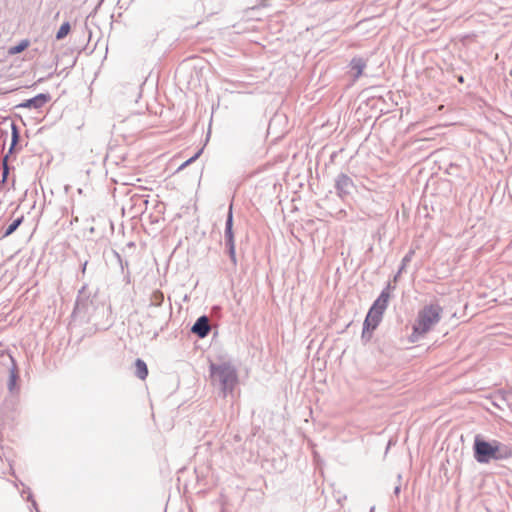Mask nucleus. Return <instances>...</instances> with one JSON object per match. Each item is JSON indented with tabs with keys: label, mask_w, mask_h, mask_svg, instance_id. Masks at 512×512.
Wrapping results in <instances>:
<instances>
[{
	"label": "nucleus",
	"mask_w": 512,
	"mask_h": 512,
	"mask_svg": "<svg viewBox=\"0 0 512 512\" xmlns=\"http://www.w3.org/2000/svg\"><path fill=\"white\" fill-rule=\"evenodd\" d=\"M443 308L438 303L426 304L419 309L412 323L410 342H417L432 331L441 321Z\"/></svg>",
	"instance_id": "nucleus-1"
},
{
	"label": "nucleus",
	"mask_w": 512,
	"mask_h": 512,
	"mask_svg": "<svg viewBox=\"0 0 512 512\" xmlns=\"http://www.w3.org/2000/svg\"><path fill=\"white\" fill-rule=\"evenodd\" d=\"M474 458L479 463L505 460L512 457V448L497 440L486 441L476 437L473 445Z\"/></svg>",
	"instance_id": "nucleus-2"
},
{
	"label": "nucleus",
	"mask_w": 512,
	"mask_h": 512,
	"mask_svg": "<svg viewBox=\"0 0 512 512\" xmlns=\"http://www.w3.org/2000/svg\"><path fill=\"white\" fill-rule=\"evenodd\" d=\"M391 298L390 286L388 285L382 290L378 298L374 301L373 305L368 311V314L364 320L362 335L365 337L371 336L372 332L380 324L383 314L388 307V303Z\"/></svg>",
	"instance_id": "nucleus-3"
},
{
	"label": "nucleus",
	"mask_w": 512,
	"mask_h": 512,
	"mask_svg": "<svg viewBox=\"0 0 512 512\" xmlns=\"http://www.w3.org/2000/svg\"><path fill=\"white\" fill-rule=\"evenodd\" d=\"M210 377L212 381H218L223 392H232L238 383V376L235 368L229 363L211 364Z\"/></svg>",
	"instance_id": "nucleus-4"
},
{
	"label": "nucleus",
	"mask_w": 512,
	"mask_h": 512,
	"mask_svg": "<svg viewBox=\"0 0 512 512\" xmlns=\"http://www.w3.org/2000/svg\"><path fill=\"white\" fill-rule=\"evenodd\" d=\"M8 372V389L10 392H15L18 389L17 381L19 379L18 369L15 361L11 358L10 363L4 365Z\"/></svg>",
	"instance_id": "nucleus-5"
},
{
	"label": "nucleus",
	"mask_w": 512,
	"mask_h": 512,
	"mask_svg": "<svg viewBox=\"0 0 512 512\" xmlns=\"http://www.w3.org/2000/svg\"><path fill=\"white\" fill-rule=\"evenodd\" d=\"M50 101V96L48 94H38L34 98L28 99L25 102L21 103L19 106L23 108H41L47 102Z\"/></svg>",
	"instance_id": "nucleus-6"
},
{
	"label": "nucleus",
	"mask_w": 512,
	"mask_h": 512,
	"mask_svg": "<svg viewBox=\"0 0 512 512\" xmlns=\"http://www.w3.org/2000/svg\"><path fill=\"white\" fill-rule=\"evenodd\" d=\"M366 66H367L366 60H364L363 58H360V57H354L350 61V68H351L354 80H357L360 76H362Z\"/></svg>",
	"instance_id": "nucleus-7"
},
{
	"label": "nucleus",
	"mask_w": 512,
	"mask_h": 512,
	"mask_svg": "<svg viewBox=\"0 0 512 512\" xmlns=\"http://www.w3.org/2000/svg\"><path fill=\"white\" fill-rule=\"evenodd\" d=\"M192 332L197 334L199 337H205L209 331L210 326L207 317H200L192 327Z\"/></svg>",
	"instance_id": "nucleus-8"
},
{
	"label": "nucleus",
	"mask_w": 512,
	"mask_h": 512,
	"mask_svg": "<svg viewBox=\"0 0 512 512\" xmlns=\"http://www.w3.org/2000/svg\"><path fill=\"white\" fill-rule=\"evenodd\" d=\"M135 373H136L137 377L140 378L141 380H145L146 377L148 376V368H147L146 363L143 360H141V359L136 360Z\"/></svg>",
	"instance_id": "nucleus-9"
},
{
	"label": "nucleus",
	"mask_w": 512,
	"mask_h": 512,
	"mask_svg": "<svg viewBox=\"0 0 512 512\" xmlns=\"http://www.w3.org/2000/svg\"><path fill=\"white\" fill-rule=\"evenodd\" d=\"M225 236L227 239V243L229 245V253L233 261H235V244H234V235L232 229L225 230Z\"/></svg>",
	"instance_id": "nucleus-10"
},
{
	"label": "nucleus",
	"mask_w": 512,
	"mask_h": 512,
	"mask_svg": "<svg viewBox=\"0 0 512 512\" xmlns=\"http://www.w3.org/2000/svg\"><path fill=\"white\" fill-rule=\"evenodd\" d=\"M29 45H30L29 40L24 39L19 44L10 47L8 50V53L10 55L19 54V53L23 52L25 49H27L29 47Z\"/></svg>",
	"instance_id": "nucleus-11"
},
{
	"label": "nucleus",
	"mask_w": 512,
	"mask_h": 512,
	"mask_svg": "<svg viewBox=\"0 0 512 512\" xmlns=\"http://www.w3.org/2000/svg\"><path fill=\"white\" fill-rule=\"evenodd\" d=\"M23 219L24 217L21 216L19 218H17L16 220H14L9 226L8 228L6 229L5 231V234L4 236L7 237L9 235H11L12 233H14L16 231V229L21 225V223L23 222Z\"/></svg>",
	"instance_id": "nucleus-12"
},
{
	"label": "nucleus",
	"mask_w": 512,
	"mask_h": 512,
	"mask_svg": "<svg viewBox=\"0 0 512 512\" xmlns=\"http://www.w3.org/2000/svg\"><path fill=\"white\" fill-rule=\"evenodd\" d=\"M70 32V24L68 22L63 23L57 31L56 38L61 40L65 38Z\"/></svg>",
	"instance_id": "nucleus-13"
},
{
	"label": "nucleus",
	"mask_w": 512,
	"mask_h": 512,
	"mask_svg": "<svg viewBox=\"0 0 512 512\" xmlns=\"http://www.w3.org/2000/svg\"><path fill=\"white\" fill-rule=\"evenodd\" d=\"M200 152L199 151L198 153H196L193 157H191L190 159H188L187 161H185L180 167L179 169H184L185 167H187L188 165H190L191 163H193L200 155Z\"/></svg>",
	"instance_id": "nucleus-14"
},
{
	"label": "nucleus",
	"mask_w": 512,
	"mask_h": 512,
	"mask_svg": "<svg viewBox=\"0 0 512 512\" xmlns=\"http://www.w3.org/2000/svg\"><path fill=\"white\" fill-rule=\"evenodd\" d=\"M226 229H232V214L229 213L227 222H226Z\"/></svg>",
	"instance_id": "nucleus-15"
},
{
	"label": "nucleus",
	"mask_w": 512,
	"mask_h": 512,
	"mask_svg": "<svg viewBox=\"0 0 512 512\" xmlns=\"http://www.w3.org/2000/svg\"><path fill=\"white\" fill-rule=\"evenodd\" d=\"M458 80H459V82H461V83L464 81V79H463V77H462V76H460V77L458 78Z\"/></svg>",
	"instance_id": "nucleus-16"
}]
</instances>
